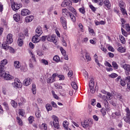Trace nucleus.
Segmentation results:
<instances>
[{
    "mask_svg": "<svg viewBox=\"0 0 130 130\" xmlns=\"http://www.w3.org/2000/svg\"><path fill=\"white\" fill-rule=\"evenodd\" d=\"M4 67L0 68V77H3L5 78V80L7 81H11L14 79V77L10 75L9 73H7L5 72V70L3 69Z\"/></svg>",
    "mask_w": 130,
    "mask_h": 130,
    "instance_id": "obj_1",
    "label": "nucleus"
},
{
    "mask_svg": "<svg viewBox=\"0 0 130 130\" xmlns=\"http://www.w3.org/2000/svg\"><path fill=\"white\" fill-rule=\"evenodd\" d=\"M120 84L121 86H125L126 82H125L124 80H122V79H121L120 81Z\"/></svg>",
    "mask_w": 130,
    "mask_h": 130,
    "instance_id": "obj_64",
    "label": "nucleus"
},
{
    "mask_svg": "<svg viewBox=\"0 0 130 130\" xmlns=\"http://www.w3.org/2000/svg\"><path fill=\"white\" fill-rule=\"evenodd\" d=\"M20 8H22V5L15 3L12 4V9L13 11H18V10L20 9Z\"/></svg>",
    "mask_w": 130,
    "mask_h": 130,
    "instance_id": "obj_12",
    "label": "nucleus"
},
{
    "mask_svg": "<svg viewBox=\"0 0 130 130\" xmlns=\"http://www.w3.org/2000/svg\"><path fill=\"white\" fill-rule=\"evenodd\" d=\"M13 85H14V88H21L22 87V83H21L20 79L18 78L15 79Z\"/></svg>",
    "mask_w": 130,
    "mask_h": 130,
    "instance_id": "obj_6",
    "label": "nucleus"
},
{
    "mask_svg": "<svg viewBox=\"0 0 130 130\" xmlns=\"http://www.w3.org/2000/svg\"><path fill=\"white\" fill-rule=\"evenodd\" d=\"M107 96L106 95H102V97L103 98V99L105 100V103L107 104H108V102H107V101H106V99L107 100H111L112 99V94L110 93V92H108L107 93Z\"/></svg>",
    "mask_w": 130,
    "mask_h": 130,
    "instance_id": "obj_5",
    "label": "nucleus"
},
{
    "mask_svg": "<svg viewBox=\"0 0 130 130\" xmlns=\"http://www.w3.org/2000/svg\"><path fill=\"white\" fill-rule=\"evenodd\" d=\"M8 63V60L7 59H3L1 61L0 63V68L3 67V71L5 70V66Z\"/></svg>",
    "mask_w": 130,
    "mask_h": 130,
    "instance_id": "obj_21",
    "label": "nucleus"
},
{
    "mask_svg": "<svg viewBox=\"0 0 130 130\" xmlns=\"http://www.w3.org/2000/svg\"><path fill=\"white\" fill-rule=\"evenodd\" d=\"M60 22L62 24V26L65 30L68 29V26L67 24V19L64 17H61L60 19Z\"/></svg>",
    "mask_w": 130,
    "mask_h": 130,
    "instance_id": "obj_10",
    "label": "nucleus"
},
{
    "mask_svg": "<svg viewBox=\"0 0 130 130\" xmlns=\"http://www.w3.org/2000/svg\"><path fill=\"white\" fill-rule=\"evenodd\" d=\"M46 108L47 111H50V110H52V107H51V105H50L49 104H48L46 105Z\"/></svg>",
    "mask_w": 130,
    "mask_h": 130,
    "instance_id": "obj_44",
    "label": "nucleus"
},
{
    "mask_svg": "<svg viewBox=\"0 0 130 130\" xmlns=\"http://www.w3.org/2000/svg\"><path fill=\"white\" fill-rule=\"evenodd\" d=\"M24 38V37H22V38H19L18 40V45L19 46L21 47L24 44L23 42V39Z\"/></svg>",
    "mask_w": 130,
    "mask_h": 130,
    "instance_id": "obj_30",
    "label": "nucleus"
},
{
    "mask_svg": "<svg viewBox=\"0 0 130 130\" xmlns=\"http://www.w3.org/2000/svg\"><path fill=\"white\" fill-rule=\"evenodd\" d=\"M116 97L119 99V100L121 101V99H122V95H121V94L120 93H117L116 94Z\"/></svg>",
    "mask_w": 130,
    "mask_h": 130,
    "instance_id": "obj_61",
    "label": "nucleus"
},
{
    "mask_svg": "<svg viewBox=\"0 0 130 130\" xmlns=\"http://www.w3.org/2000/svg\"><path fill=\"white\" fill-rule=\"evenodd\" d=\"M81 56L84 59L87 60V61H88V60H91V57H90V56H89L88 53L86 52H82L81 53Z\"/></svg>",
    "mask_w": 130,
    "mask_h": 130,
    "instance_id": "obj_13",
    "label": "nucleus"
},
{
    "mask_svg": "<svg viewBox=\"0 0 130 130\" xmlns=\"http://www.w3.org/2000/svg\"><path fill=\"white\" fill-rule=\"evenodd\" d=\"M36 116L38 118H39L41 117V112H40V110H38L36 112Z\"/></svg>",
    "mask_w": 130,
    "mask_h": 130,
    "instance_id": "obj_39",
    "label": "nucleus"
},
{
    "mask_svg": "<svg viewBox=\"0 0 130 130\" xmlns=\"http://www.w3.org/2000/svg\"><path fill=\"white\" fill-rule=\"evenodd\" d=\"M55 79H54L53 77L51 76L48 79L47 83H49V84H51V83H53V82H55Z\"/></svg>",
    "mask_w": 130,
    "mask_h": 130,
    "instance_id": "obj_40",
    "label": "nucleus"
},
{
    "mask_svg": "<svg viewBox=\"0 0 130 130\" xmlns=\"http://www.w3.org/2000/svg\"><path fill=\"white\" fill-rule=\"evenodd\" d=\"M119 38L121 41V43L124 44V43H125V39H124V37L123 36H120Z\"/></svg>",
    "mask_w": 130,
    "mask_h": 130,
    "instance_id": "obj_41",
    "label": "nucleus"
},
{
    "mask_svg": "<svg viewBox=\"0 0 130 130\" xmlns=\"http://www.w3.org/2000/svg\"><path fill=\"white\" fill-rule=\"evenodd\" d=\"M42 129L47 130V124L45 123H43L41 126Z\"/></svg>",
    "mask_w": 130,
    "mask_h": 130,
    "instance_id": "obj_43",
    "label": "nucleus"
},
{
    "mask_svg": "<svg viewBox=\"0 0 130 130\" xmlns=\"http://www.w3.org/2000/svg\"><path fill=\"white\" fill-rule=\"evenodd\" d=\"M43 31H42V28L41 26H38L36 29V35H38V36H41Z\"/></svg>",
    "mask_w": 130,
    "mask_h": 130,
    "instance_id": "obj_16",
    "label": "nucleus"
},
{
    "mask_svg": "<svg viewBox=\"0 0 130 130\" xmlns=\"http://www.w3.org/2000/svg\"><path fill=\"white\" fill-rule=\"evenodd\" d=\"M11 105L14 108H17V107L18 106V104H17V102H15V101H11Z\"/></svg>",
    "mask_w": 130,
    "mask_h": 130,
    "instance_id": "obj_45",
    "label": "nucleus"
},
{
    "mask_svg": "<svg viewBox=\"0 0 130 130\" xmlns=\"http://www.w3.org/2000/svg\"><path fill=\"white\" fill-rule=\"evenodd\" d=\"M60 51L62 55H63V56L64 57V59H66V60H69V57H68V55H67V52L66 51V50H64V49H63V48L61 47Z\"/></svg>",
    "mask_w": 130,
    "mask_h": 130,
    "instance_id": "obj_20",
    "label": "nucleus"
},
{
    "mask_svg": "<svg viewBox=\"0 0 130 130\" xmlns=\"http://www.w3.org/2000/svg\"><path fill=\"white\" fill-rule=\"evenodd\" d=\"M30 14H31V12L27 9H24L21 11V15L22 16H27L30 15Z\"/></svg>",
    "mask_w": 130,
    "mask_h": 130,
    "instance_id": "obj_15",
    "label": "nucleus"
},
{
    "mask_svg": "<svg viewBox=\"0 0 130 130\" xmlns=\"http://www.w3.org/2000/svg\"><path fill=\"white\" fill-rule=\"evenodd\" d=\"M46 39H47V36H43L41 38L40 40L44 42Z\"/></svg>",
    "mask_w": 130,
    "mask_h": 130,
    "instance_id": "obj_59",
    "label": "nucleus"
},
{
    "mask_svg": "<svg viewBox=\"0 0 130 130\" xmlns=\"http://www.w3.org/2000/svg\"><path fill=\"white\" fill-rule=\"evenodd\" d=\"M94 124V120L93 119H86L84 121L81 122V125L84 128H87V127H92V125Z\"/></svg>",
    "mask_w": 130,
    "mask_h": 130,
    "instance_id": "obj_2",
    "label": "nucleus"
},
{
    "mask_svg": "<svg viewBox=\"0 0 130 130\" xmlns=\"http://www.w3.org/2000/svg\"><path fill=\"white\" fill-rule=\"evenodd\" d=\"M93 3H95L96 4H98L99 6H103V4H104V2L102 0H92Z\"/></svg>",
    "mask_w": 130,
    "mask_h": 130,
    "instance_id": "obj_28",
    "label": "nucleus"
},
{
    "mask_svg": "<svg viewBox=\"0 0 130 130\" xmlns=\"http://www.w3.org/2000/svg\"><path fill=\"white\" fill-rule=\"evenodd\" d=\"M72 1L70 0H63L61 4V7L62 8H66V7H69L72 6Z\"/></svg>",
    "mask_w": 130,
    "mask_h": 130,
    "instance_id": "obj_8",
    "label": "nucleus"
},
{
    "mask_svg": "<svg viewBox=\"0 0 130 130\" xmlns=\"http://www.w3.org/2000/svg\"><path fill=\"white\" fill-rule=\"evenodd\" d=\"M104 4L106 10H110V8H111V4H110L109 0H105Z\"/></svg>",
    "mask_w": 130,
    "mask_h": 130,
    "instance_id": "obj_17",
    "label": "nucleus"
},
{
    "mask_svg": "<svg viewBox=\"0 0 130 130\" xmlns=\"http://www.w3.org/2000/svg\"><path fill=\"white\" fill-rule=\"evenodd\" d=\"M68 9L74 15H77V11L76 10V9H75V8H74V7L72 6H68Z\"/></svg>",
    "mask_w": 130,
    "mask_h": 130,
    "instance_id": "obj_25",
    "label": "nucleus"
},
{
    "mask_svg": "<svg viewBox=\"0 0 130 130\" xmlns=\"http://www.w3.org/2000/svg\"><path fill=\"white\" fill-rule=\"evenodd\" d=\"M13 19L15 20L16 22H19L20 19H21V17L20 16V14H15L13 15Z\"/></svg>",
    "mask_w": 130,
    "mask_h": 130,
    "instance_id": "obj_24",
    "label": "nucleus"
},
{
    "mask_svg": "<svg viewBox=\"0 0 130 130\" xmlns=\"http://www.w3.org/2000/svg\"><path fill=\"white\" fill-rule=\"evenodd\" d=\"M17 119L19 125H23V122L22 121V119H21V118H20L19 117H17Z\"/></svg>",
    "mask_w": 130,
    "mask_h": 130,
    "instance_id": "obj_53",
    "label": "nucleus"
},
{
    "mask_svg": "<svg viewBox=\"0 0 130 130\" xmlns=\"http://www.w3.org/2000/svg\"><path fill=\"white\" fill-rule=\"evenodd\" d=\"M3 106H4V107L6 110H9V105L8 104V103L7 102L3 103Z\"/></svg>",
    "mask_w": 130,
    "mask_h": 130,
    "instance_id": "obj_56",
    "label": "nucleus"
},
{
    "mask_svg": "<svg viewBox=\"0 0 130 130\" xmlns=\"http://www.w3.org/2000/svg\"><path fill=\"white\" fill-rule=\"evenodd\" d=\"M69 10L66 8L62 9V14L63 16H68V14L69 13Z\"/></svg>",
    "mask_w": 130,
    "mask_h": 130,
    "instance_id": "obj_34",
    "label": "nucleus"
},
{
    "mask_svg": "<svg viewBox=\"0 0 130 130\" xmlns=\"http://www.w3.org/2000/svg\"><path fill=\"white\" fill-rule=\"evenodd\" d=\"M41 62L42 63H43V64H45V66H48V61L45 59H42L41 60Z\"/></svg>",
    "mask_w": 130,
    "mask_h": 130,
    "instance_id": "obj_51",
    "label": "nucleus"
},
{
    "mask_svg": "<svg viewBox=\"0 0 130 130\" xmlns=\"http://www.w3.org/2000/svg\"><path fill=\"white\" fill-rule=\"evenodd\" d=\"M125 111L126 112V116L130 117L129 109H128V108H126Z\"/></svg>",
    "mask_w": 130,
    "mask_h": 130,
    "instance_id": "obj_63",
    "label": "nucleus"
},
{
    "mask_svg": "<svg viewBox=\"0 0 130 130\" xmlns=\"http://www.w3.org/2000/svg\"><path fill=\"white\" fill-rule=\"evenodd\" d=\"M109 77L112 79H115V78H117V77H118V75L116 73H112L111 74L109 75Z\"/></svg>",
    "mask_w": 130,
    "mask_h": 130,
    "instance_id": "obj_38",
    "label": "nucleus"
},
{
    "mask_svg": "<svg viewBox=\"0 0 130 130\" xmlns=\"http://www.w3.org/2000/svg\"><path fill=\"white\" fill-rule=\"evenodd\" d=\"M31 83H32V79L30 78H27L24 79L23 85L24 86H28L29 85H31Z\"/></svg>",
    "mask_w": 130,
    "mask_h": 130,
    "instance_id": "obj_14",
    "label": "nucleus"
},
{
    "mask_svg": "<svg viewBox=\"0 0 130 130\" xmlns=\"http://www.w3.org/2000/svg\"><path fill=\"white\" fill-rule=\"evenodd\" d=\"M101 112L103 115V116H105L106 115V110L105 109H102L101 110Z\"/></svg>",
    "mask_w": 130,
    "mask_h": 130,
    "instance_id": "obj_58",
    "label": "nucleus"
},
{
    "mask_svg": "<svg viewBox=\"0 0 130 130\" xmlns=\"http://www.w3.org/2000/svg\"><path fill=\"white\" fill-rule=\"evenodd\" d=\"M34 19V16H26L25 19V21L26 23H29V22H32Z\"/></svg>",
    "mask_w": 130,
    "mask_h": 130,
    "instance_id": "obj_22",
    "label": "nucleus"
},
{
    "mask_svg": "<svg viewBox=\"0 0 130 130\" xmlns=\"http://www.w3.org/2000/svg\"><path fill=\"white\" fill-rule=\"evenodd\" d=\"M123 119L125 122L130 124V117L125 116L123 117Z\"/></svg>",
    "mask_w": 130,
    "mask_h": 130,
    "instance_id": "obj_42",
    "label": "nucleus"
},
{
    "mask_svg": "<svg viewBox=\"0 0 130 130\" xmlns=\"http://www.w3.org/2000/svg\"><path fill=\"white\" fill-rule=\"evenodd\" d=\"M122 68L124 69L126 76L130 75V65L128 64H125L122 65Z\"/></svg>",
    "mask_w": 130,
    "mask_h": 130,
    "instance_id": "obj_7",
    "label": "nucleus"
},
{
    "mask_svg": "<svg viewBox=\"0 0 130 130\" xmlns=\"http://www.w3.org/2000/svg\"><path fill=\"white\" fill-rule=\"evenodd\" d=\"M28 53L29 54H30V56H31V58H32L34 61H36V58L35 57V55L34 54V53H33V51L29 50Z\"/></svg>",
    "mask_w": 130,
    "mask_h": 130,
    "instance_id": "obj_31",
    "label": "nucleus"
},
{
    "mask_svg": "<svg viewBox=\"0 0 130 130\" xmlns=\"http://www.w3.org/2000/svg\"><path fill=\"white\" fill-rule=\"evenodd\" d=\"M14 67L16 69H20V68H21V62L19 61H14Z\"/></svg>",
    "mask_w": 130,
    "mask_h": 130,
    "instance_id": "obj_23",
    "label": "nucleus"
},
{
    "mask_svg": "<svg viewBox=\"0 0 130 130\" xmlns=\"http://www.w3.org/2000/svg\"><path fill=\"white\" fill-rule=\"evenodd\" d=\"M88 41H89V38L87 37L84 38L82 40V43H85V44H87V43H88Z\"/></svg>",
    "mask_w": 130,
    "mask_h": 130,
    "instance_id": "obj_48",
    "label": "nucleus"
},
{
    "mask_svg": "<svg viewBox=\"0 0 130 130\" xmlns=\"http://www.w3.org/2000/svg\"><path fill=\"white\" fill-rule=\"evenodd\" d=\"M40 36H38L37 35H36L34 37H32V41L34 42V43H38V42H39L40 41V39H39Z\"/></svg>",
    "mask_w": 130,
    "mask_h": 130,
    "instance_id": "obj_19",
    "label": "nucleus"
},
{
    "mask_svg": "<svg viewBox=\"0 0 130 130\" xmlns=\"http://www.w3.org/2000/svg\"><path fill=\"white\" fill-rule=\"evenodd\" d=\"M83 73H84V76L85 77V79H86V80H88V78H89V75H88V72L84 70Z\"/></svg>",
    "mask_w": 130,
    "mask_h": 130,
    "instance_id": "obj_54",
    "label": "nucleus"
},
{
    "mask_svg": "<svg viewBox=\"0 0 130 130\" xmlns=\"http://www.w3.org/2000/svg\"><path fill=\"white\" fill-rule=\"evenodd\" d=\"M53 60L54 61H56L57 62H58V61H59L60 60L59 57L57 55H55L53 57Z\"/></svg>",
    "mask_w": 130,
    "mask_h": 130,
    "instance_id": "obj_49",
    "label": "nucleus"
},
{
    "mask_svg": "<svg viewBox=\"0 0 130 130\" xmlns=\"http://www.w3.org/2000/svg\"><path fill=\"white\" fill-rule=\"evenodd\" d=\"M94 86L95 84L94 83V80H90L89 83V86L90 89V92L92 93V94H94V93H95V89H94Z\"/></svg>",
    "mask_w": 130,
    "mask_h": 130,
    "instance_id": "obj_11",
    "label": "nucleus"
},
{
    "mask_svg": "<svg viewBox=\"0 0 130 130\" xmlns=\"http://www.w3.org/2000/svg\"><path fill=\"white\" fill-rule=\"evenodd\" d=\"M52 118L53 120V124L54 127H55V128H56L57 129H58V128H59V122H58V117H57L55 115H53Z\"/></svg>",
    "mask_w": 130,
    "mask_h": 130,
    "instance_id": "obj_3",
    "label": "nucleus"
},
{
    "mask_svg": "<svg viewBox=\"0 0 130 130\" xmlns=\"http://www.w3.org/2000/svg\"><path fill=\"white\" fill-rule=\"evenodd\" d=\"M2 47H3V48L5 50H8V49H9L10 47V46H9V43H7L6 42H4L2 44Z\"/></svg>",
    "mask_w": 130,
    "mask_h": 130,
    "instance_id": "obj_27",
    "label": "nucleus"
},
{
    "mask_svg": "<svg viewBox=\"0 0 130 130\" xmlns=\"http://www.w3.org/2000/svg\"><path fill=\"white\" fill-rule=\"evenodd\" d=\"M52 94L53 96V98L55 99H56L57 100H58V96H57V95H56L55 94V92H54V91L53 90L52 91Z\"/></svg>",
    "mask_w": 130,
    "mask_h": 130,
    "instance_id": "obj_60",
    "label": "nucleus"
},
{
    "mask_svg": "<svg viewBox=\"0 0 130 130\" xmlns=\"http://www.w3.org/2000/svg\"><path fill=\"white\" fill-rule=\"evenodd\" d=\"M126 49L124 47H120L118 48V51L119 52H125Z\"/></svg>",
    "mask_w": 130,
    "mask_h": 130,
    "instance_id": "obj_37",
    "label": "nucleus"
},
{
    "mask_svg": "<svg viewBox=\"0 0 130 130\" xmlns=\"http://www.w3.org/2000/svg\"><path fill=\"white\" fill-rule=\"evenodd\" d=\"M112 66H113L114 69H115V70H117V69H118V65L117 64L116 62L113 61L112 62Z\"/></svg>",
    "mask_w": 130,
    "mask_h": 130,
    "instance_id": "obj_46",
    "label": "nucleus"
},
{
    "mask_svg": "<svg viewBox=\"0 0 130 130\" xmlns=\"http://www.w3.org/2000/svg\"><path fill=\"white\" fill-rule=\"evenodd\" d=\"M119 6L120 8L121 11L123 14V15H127L126 13V11H125V4H124L123 1H120L119 2Z\"/></svg>",
    "mask_w": 130,
    "mask_h": 130,
    "instance_id": "obj_4",
    "label": "nucleus"
},
{
    "mask_svg": "<svg viewBox=\"0 0 130 130\" xmlns=\"http://www.w3.org/2000/svg\"><path fill=\"white\" fill-rule=\"evenodd\" d=\"M123 28H125L127 32H128L129 35H130V26L129 24H125V25H123Z\"/></svg>",
    "mask_w": 130,
    "mask_h": 130,
    "instance_id": "obj_29",
    "label": "nucleus"
},
{
    "mask_svg": "<svg viewBox=\"0 0 130 130\" xmlns=\"http://www.w3.org/2000/svg\"><path fill=\"white\" fill-rule=\"evenodd\" d=\"M26 102V100L23 98H21L20 99L18 100V104L19 105H22V104H24Z\"/></svg>",
    "mask_w": 130,
    "mask_h": 130,
    "instance_id": "obj_32",
    "label": "nucleus"
},
{
    "mask_svg": "<svg viewBox=\"0 0 130 130\" xmlns=\"http://www.w3.org/2000/svg\"><path fill=\"white\" fill-rule=\"evenodd\" d=\"M7 42L8 44H11V43H13V35L12 34H8L7 36Z\"/></svg>",
    "mask_w": 130,
    "mask_h": 130,
    "instance_id": "obj_18",
    "label": "nucleus"
},
{
    "mask_svg": "<svg viewBox=\"0 0 130 130\" xmlns=\"http://www.w3.org/2000/svg\"><path fill=\"white\" fill-rule=\"evenodd\" d=\"M109 103L113 105V106H116V102L113 100L110 101Z\"/></svg>",
    "mask_w": 130,
    "mask_h": 130,
    "instance_id": "obj_62",
    "label": "nucleus"
},
{
    "mask_svg": "<svg viewBox=\"0 0 130 130\" xmlns=\"http://www.w3.org/2000/svg\"><path fill=\"white\" fill-rule=\"evenodd\" d=\"M71 86L74 90H77L78 89V85H77V83L75 82H72L71 83Z\"/></svg>",
    "mask_w": 130,
    "mask_h": 130,
    "instance_id": "obj_36",
    "label": "nucleus"
},
{
    "mask_svg": "<svg viewBox=\"0 0 130 130\" xmlns=\"http://www.w3.org/2000/svg\"><path fill=\"white\" fill-rule=\"evenodd\" d=\"M121 32H122V34L123 35V36H125V37H127V35H129V34H128V32L127 34V32H126V31H124V29H123V28H121Z\"/></svg>",
    "mask_w": 130,
    "mask_h": 130,
    "instance_id": "obj_47",
    "label": "nucleus"
},
{
    "mask_svg": "<svg viewBox=\"0 0 130 130\" xmlns=\"http://www.w3.org/2000/svg\"><path fill=\"white\" fill-rule=\"evenodd\" d=\"M36 85L35 84H32V87H31V91L32 92V93L34 95H35L36 94Z\"/></svg>",
    "mask_w": 130,
    "mask_h": 130,
    "instance_id": "obj_33",
    "label": "nucleus"
},
{
    "mask_svg": "<svg viewBox=\"0 0 130 130\" xmlns=\"http://www.w3.org/2000/svg\"><path fill=\"white\" fill-rule=\"evenodd\" d=\"M63 126L66 130H69L70 128H69V122L67 121H64L63 122Z\"/></svg>",
    "mask_w": 130,
    "mask_h": 130,
    "instance_id": "obj_26",
    "label": "nucleus"
},
{
    "mask_svg": "<svg viewBox=\"0 0 130 130\" xmlns=\"http://www.w3.org/2000/svg\"><path fill=\"white\" fill-rule=\"evenodd\" d=\"M69 15L70 16V18H71V19L72 20V21L73 22H76V17H75V16L74 15V14L69 13Z\"/></svg>",
    "mask_w": 130,
    "mask_h": 130,
    "instance_id": "obj_35",
    "label": "nucleus"
},
{
    "mask_svg": "<svg viewBox=\"0 0 130 130\" xmlns=\"http://www.w3.org/2000/svg\"><path fill=\"white\" fill-rule=\"evenodd\" d=\"M79 11L80 13H81V14H85L86 13V10H85V8L81 7L79 9Z\"/></svg>",
    "mask_w": 130,
    "mask_h": 130,
    "instance_id": "obj_50",
    "label": "nucleus"
},
{
    "mask_svg": "<svg viewBox=\"0 0 130 130\" xmlns=\"http://www.w3.org/2000/svg\"><path fill=\"white\" fill-rule=\"evenodd\" d=\"M29 123H32L34 121V117L30 116L28 118Z\"/></svg>",
    "mask_w": 130,
    "mask_h": 130,
    "instance_id": "obj_52",
    "label": "nucleus"
},
{
    "mask_svg": "<svg viewBox=\"0 0 130 130\" xmlns=\"http://www.w3.org/2000/svg\"><path fill=\"white\" fill-rule=\"evenodd\" d=\"M47 40L50 42H53L55 44L57 42V40L55 39V35L47 36Z\"/></svg>",
    "mask_w": 130,
    "mask_h": 130,
    "instance_id": "obj_9",
    "label": "nucleus"
},
{
    "mask_svg": "<svg viewBox=\"0 0 130 130\" xmlns=\"http://www.w3.org/2000/svg\"><path fill=\"white\" fill-rule=\"evenodd\" d=\"M19 114L21 115V116H24V115H25V111H24V110L20 109Z\"/></svg>",
    "mask_w": 130,
    "mask_h": 130,
    "instance_id": "obj_57",
    "label": "nucleus"
},
{
    "mask_svg": "<svg viewBox=\"0 0 130 130\" xmlns=\"http://www.w3.org/2000/svg\"><path fill=\"white\" fill-rule=\"evenodd\" d=\"M88 31H89V33H91V34L93 36H95V32L94 31L93 29H92V28L89 27Z\"/></svg>",
    "mask_w": 130,
    "mask_h": 130,
    "instance_id": "obj_55",
    "label": "nucleus"
}]
</instances>
